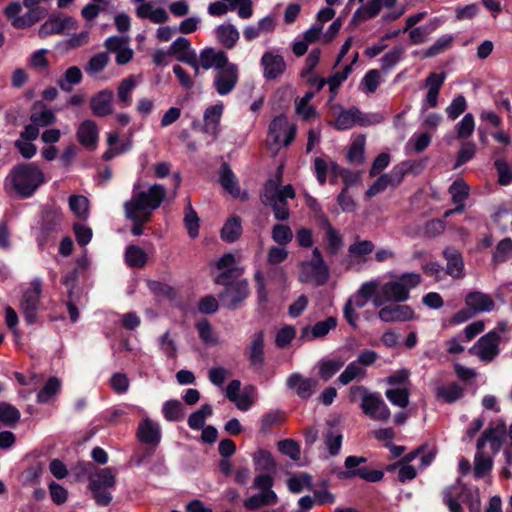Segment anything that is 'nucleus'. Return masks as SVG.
Returning <instances> with one entry per match:
<instances>
[{
	"instance_id": "f257e3e1",
	"label": "nucleus",
	"mask_w": 512,
	"mask_h": 512,
	"mask_svg": "<svg viewBox=\"0 0 512 512\" xmlns=\"http://www.w3.org/2000/svg\"><path fill=\"white\" fill-rule=\"evenodd\" d=\"M166 194V189L160 184H153L147 189H140L139 184L136 183L130 200L124 203L126 218L150 220L153 211L160 207Z\"/></svg>"
},
{
	"instance_id": "f03ea898",
	"label": "nucleus",
	"mask_w": 512,
	"mask_h": 512,
	"mask_svg": "<svg viewBox=\"0 0 512 512\" xmlns=\"http://www.w3.org/2000/svg\"><path fill=\"white\" fill-rule=\"evenodd\" d=\"M505 434V425L499 424L495 427H489L477 441L473 469L475 478H482L489 474L493 461L491 456L485 454L484 449L488 446L493 454L497 453L505 439Z\"/></svg>"
},
{
	"instance_id": "7ed1b4c3",
	"label": "nucleus",
	"mask_w": 512,
	"mask_h": 512,
	"mask_svg": "<svg viewBox=\"0 0 512 512\" xmlns=\"http://www.w3.org/2000/svg\"><path fill=\"white\" fill-rule=\"evenodd\" d=\"M45 181L42 169L34 163H23L12 168L6 185L23 198L30 197Z\"/></svg>"
},
{
	"instance_id": "20e7f679",
	"label": "nucleus",
	"mask_w": 512,
	"mask_h": 512,
	"mask_svg": "<svg viewBox=\"0 0 512 512\" xmlns=\"http://www.w3.org/2000/svg\"><path fill=\"white\" fill-rule=\"evenodd\" d=\"M421 283L418 273H403L395 279L381 283L377 294L380 296L382 306L389 302L402 303L410 298V292Z\"/></svg>"
},
{
	"instance_id": "39448f33",
	"label": "nucleus",
	"mask_w": 512,
	"mask_h": 512,
	"mask_svg": "<svg viewBox=\"0 0 512 512\" xmlns=\"http://www.w3.org/2000/svg\"><path fill=\"white\" fill-rule=\"evenodd\" d=\"M295 197V190L292 185L288 184L279 187V183L274 180H269L261 194V201L264 205L270 206L273 209L274 216L277 220H286L289 218V209L287 199Z\"/></svg>"
},
{
	"instance_id": "423d86ee",
	"label": "nucleus",
	"mask_w": 512,
	"mask_h": 512,
	"mask_svg": "<svg viewBox=\"0 0 512 512\" xmlns=\"http://www.w3.org/2000/svg\"><path fill=\"white\" fill-rule=\"evenodd\" d=\"M329 276V267L324 262L318 248L312 251V258L310 260L300 263L298 280L301 283L322 286L327 283Z\"/></svg>"
},
{
	"instance_id": "0eeeda50",
	"label": "nucleus",
	"mask_w": 512,
	"mask_h": 512,
	"mask_svg": "<svg viewBox=\"0 0 512 512\" xmlns=\"http://www.w3.org/2000/svg\"><path fill=\"white\" fill-rule=\"evenodd\" d=\"M115 483L111 468H104L90 478L89 488L98 505L107 506L111 502L112 496L107 490L113 488Z\"/></svg>"
},
{
	"instance_id": "6e6552de",
	"label": "nucleus",
	"mask_w": 512,
	"mask_h": 512,
	"mask_svg": "<svg viewBox=\"0 0 512 512\" xmlns=\"http://www.w3.org/2000/svg\"><path fill=\"white\" fill-rule=\"evenodd\" d=\"M296 133V125L289 122L286 116L279 115L269 125L268 142L277 148L280 146L286 147L294 141Z\"/></svg>"
},
{
	"instance_id": "1a4fd4ad",
	"label": "nucleus",
	"mask_w": 512,
	"mask_h": 512,
	"mask_svg": "<svg viewBox=\"0 0 512 512\" xmlns=\"http://www.w3.org/2000/svg\"><path fill=\"white\" fill-rule=\"evenodd\" d=\"M42 294V282L35 278L30 282V287L24 290L20 309L28 324H34L37 321V313L40 308V298Z\"/></svg>"
},
{
	"instance_id": "9d476101",
	"label": "nucleus",
	"mask_w": 512,
	"mask_h": 512,
	"mask_svg": "<svg viewBox=\"0 0 512 512\" xmlns=\"http://www.w3.org/2000/svg\"><path fill=\"white\" fill-rule=\"evenodd\" d=\"M238 80V66L234 63L227 62L223 67L217 70L213 79V86L220 96H225L234 90Z\"/></svg>"
},
{
	"instance_id": "9b49d317",
	"label": "nucleus",
	"mask_w": 512,
	"mask_h": 512,
	"mask_svg": "<svg viewBox=\"0 0 512 512\" xmlns=\"http://www.w3.org/2000/svg\"><path fill=\"white\" fill-rule=\"evenodd\" d=\"M499 333L489 331L478 339L470 349V353L479 357L481 361L490 362L499 354Z\"/></svg>"
},
{
	"instance_id": "f8f14e48",
	"label": "nucleus",
	"mask_w": 512,
	"mask_h": 512,
	"mask_svg": "<svg viewBox=\"0 0 512 512\" xmlns=\"http://www.w3.org/2000/svg\"><path fill=\"white\" fill-rule=\"evenodd\" d=\"M379 289V279H373L361 284L357 292L352 295L347 302L356 309H362L368 301H371L374 307L382 306L380 296L377 294Z\"/></svg>"
},
{
	"instance_id": "ddd939ff",
	"label": "nucleus",
	"mask_w": 512,
	"mask_h": 512,
	"mask_svg": "<svg viewBox=\"0 0 512 512\" xmlns=\"http://www.w3.org/2000/svg\"><path fill=\"white\" fill-rule=\"evenodd\" d=\"M377 316L385 323L406 322L416 319L415 312L411 306L396 302L380 306Z\"/></svg>"
},
{
	"instance_id": "4468645a",
	"label": "nucleus",
	"mask_w": 512,
	"mask_h": 512,
	"mask_svg": "<svg viewBox=\"0 0 512 512\" xmlns=\"http://www.w3.org/2000/svg\"><path fill=\"white\" fill-rule=\"evenodd\" d=\"M225 285L226 288L220 294V299L225 307L235 309L248 296V282L237 280L229 284L226 282Z\"/></svg>"
},
{
	"instance_id": "2eb2a0df",
	"label": "nucleus",
	"mask_w": 512,
	"mask_h": 512,
	"mask_svg": "<svg viewBox=\"0 0 512 512\" xmlns=\"http://www.w3.org/2000/svg\"><path fill=\"white\" fill-rule=\"evenodd\" d=\"M286 385L294 391L301 399H309L318 387V381L313 378L304 377L302 374L295 372L289 375Z\"/></svg>"
},
{
	"instance_id": "dca6fc26",
	"label": "nucleus",
	"mask_w": 512,
	"mask_h": 512,
	"mask_svg": "<svg viewBox=\"0 0 512 512\" xmlns=\"http://www.w3.org/2000/svg\"><path fill=\"white\" fill-rule=\"evenodd\" d=\"M360 407L373 420L386 422L390 418V410L378 393H373Z\"/></svg>"
},
{
	"instance_id": "f3484780",
	"label": "nucleus",
	"mask_w": 512,
	"mask_h": 512,
	"mask_svg": "<svg viewBox=\"0 0 512 512\" xmlns=\"http://www.w3.org/2000/svg\"><path fill=\"white\" fill-rule=\"evenodd\" d=\"M75 27L76 22L72 17L52 16L39 27L38 35L41 38H45L53 34H62Z\"/></svg>"
},
{
	"instance_id": "a211bd4d",
	"label": "nucleus",
	"mask_w": 512,
	"mask_h": 512,
	"mask_svg": "<svg viewBox=\"0 0 512 512\" xmlns=\"http://www.w3.org/2000/svg\"><path fill=\"white\" fill-rule=\"evenodd\" d=\"M446 75L444 73H430L425 79L427 93L422 104V110L435 108L438 105L439 92L444 84Z\"/></svg>"
},
{
	"instance_id": "6ab92c4d",
	"label": "nucleus",
	"mask_w": 512,
	"mask_h": 512,
	"mask_svg": "<svg viewBox=\"0 0 512 512\" xmlns=\"http://www.w3.org/2000/svg\"><path fill=\"white\" fill-rule=\"evenodd\" d=\"M378 122V120H370L369 117L363 116L359 109L351 108L348 110H342L334 121V127L338 130H348L355 124L362 126L370 125Z\"/></svg>"
},
{
	"instance_id": "aec40b11",
	"label": "nucleus",
	"mask_w": 512,
	"mask_h": 512,
	"mask_svg": "<svg viewBox=\"0 0 512 512\" xmlns=\"http://www.w3.org/2000/svg\"><path fill=\"white\" fill-rule=\"evenodd\" d=\"M224 112V105L218 102L205 109L203 114V133L216 138L220 132V122Z\"/></svg>"
},
{
	"instance_id": "412c9836",
	"label": "nucleus",
	"mask_w": 512,
	"mask_h": 512,
	"mask_svg": "<svg viewBox=\"0 0 512 512\" xmlns=\"http://www.w3.org/2000/svg\"><path fill=\"white\" fill-rule=\"evenodd\" d=\"M263 76L267 80H273L284 73L286 63L283 57L273 51H266L261 57Z\"/></svg>"
},
{
	"instance_id": "4be33fe9",
	"label": "nucleus",
	"mask_w": 512,
	"mask_h": 512,
	"mask_svg": "<svg viewBox=\"0 0 512 512\" xmlns=\"http://www.w3.org/2000/svg\"><path fill=\"white\" fill-rule=\"evenodd\" d=\"M91 111L95 116L104 117L113 112V92L104 89L90 99Z\"/></svg>"
},
{
	"instance_id": "5701e85b",
	"label": "nucleus",
	"mask_w": 512,
	"mask_h": 512,
	"mask_svg": "<svg viewBox=\"0 0 512 512\" xmlns=\"http://www.w3.org/2000/svg\"><path fill=\"white\" fill-rule=\"evenodd\" d=\"M465 304L475 314L490 312L494 309L493 299L485 293L475 291L470 292L465 297Z\"/></svg>"
},
{
	"instance_id": "b1692460",
	"label": "nucleus",
	"mask_w": 512,
	"mask_h": 512,
	"mask_svg": "<svg viewBox=\"0 0 512 512\" xmlns=\"http://www.w3.org/2000/svg\"><path fill=\"white\" fill-rule=\"evenodd\" d=\"M198 58L201 61V67L204 70L212 68L218 70L229 62L228 56L224 51L216 50L211 47L203 49Z\"/></svg>"
},
{
	"instance_id": "393cba45",
	"label": "nucleus",
	"mask_w": 512,
	"mask_h": 512,
	"mask_svg": "<svg viewBox=\"0 0 512 512\" xmlns=\"http://www.w3.org/2000/svg\"><path fill=\"white\" fill-rule=\"evenodd\" d=\"M98 136L97 125L92 120L83 121L77 129V139L79 143L89 150L95 149Z\"/></svg>"
},
{
	"instance_id": "a878e982",
	"label": "nucleus",
	"mask_w": 512,
	"mask_h": 512,
	"mask_svg": "<svg viewBox=\"0 0 512 512\" xmlns=\"http://www.w3.org/2000/svg\"><path fill=\"white\" fill-rule=\"evenodd\" d=\"M137 436L142 443L157 445L161 439L160 427L151 419L144 418L138 425Z\"/></svg>"
},
{
	"instance_id": "bb28decb",
	"label": "nucleus",
	"mask_w": 512,
	"mask_h": 512,
	"mask_svg": "<svg viewBox=\"0 0 512 512\" xmlns=\"http://www.w3.org/2000/svg\"><path fill=\"white\" fill-rule=\"evenodd\" d=\"M443 256L446 260V274L449 276L460 279L464 277V261L458 250L452 247H447L443 251Z\"/></svg>"
},
{
	"instance_id": "cd10ccee",
	"label": "nucleus",
	"mask_w": 512,
	"mask_h": 512,
	"mask_svg": "<svg viewBox=\"0 0 512 512\" xmlns=\"http://www.w3.org/2000/svg\"><path fill=\"white\" fill-rule=\"evenodd\" d=\"M449 193L453 203L456 204V208L445 212V217L450 216L454 212H461L464 209L465 201L469 195V186L463 179H456L449 187Z\"/></svg>"
},
{
	"instance_id": "c85d7f7f",
	"label": "nucleus",
	"mask_w": 512,
	"mask_h": 512,
	"mask_svg": "<svg viewBox=\"0 0 512 512\" xmlns=\"http://www.w3.org/2000/svg\"><path fill=\"white\" fill-rule=\"evenodd\" d=\"M347 359L341 356L321 359L318 364V374L323 381L330 380L345 365Z\"/></svg>"
},
{
	"instance_id": "c756f323",
	"label": "nucleus",
	"mask_w": 512,
	"mask_h": 512,
	"mask_svg": "<svg viewBox=\"0 0 512 512\" xmlns=\"http://www.w3.org/2000/svg\"><path fill=\"white\" fill-rule=\"evenodd\" d=\"M214 32L218 43L227 49L234 48L240 38L238 29L231 23L218 25Z\"/></svg>"
},
{
	"instance_id": "7c9ffc66",
	"label": "nucleus",
	"mask_w": 512,
	"mask_h": 512,
	"mask_svg": "<svg viewBox=\"0 0 512 512\" xmlns=\"http://www.w3.org/2000/svg\"><path fill=\"white\" fill-rule=\"evenodd\" d=\"M138 83L139 79L135 75H130L121 80L117 88V98L122 107H129L132 104V93Z\"/></svg>"
},
{
	"instance_id": "2f4dec72",
	"label": "nucleus",
	"mask_w": 512,
	"mask_h": 512,
	"mask_svg": "<svg viewBox=\"0 0 512 512\" xmlns=\"http://www.w3.org/2000/svg\"><path fill=\"white\" fill-rule=\"evenodd\" d=\"M278 502V496L273 490L260 491L244 500V507L250 510L259 509L264 506L275 505Z\"/></svg>"
},
{
	"instance_id": "473e14b6",
	"label": "nucleus",
	"mask_w": 512,
	"mask_h": 512,
	"mask_svg": "<svg viewBox=\"0 0 512 512\" xmlns=\"http://www.w3.org/2000/svg\"><path fill=\"white\" fill-rule=\"evenodd\" d=\"M337 326V319L334 317H328L323 321H319L315 323V325L312 327L310 333L311 337L308 336L309 329L305 328L302 330L301 337L303 339H316V338H322L325 337L332 329L336 328Z\"/></svg>"
},
{
	"instance_id": "72a5a7b5",
	"label": "nucleus",
	"mask_w": 512,
	"mask_h": 512,
	"mask_svg": "<svg viewBox=\"0 0 512 512\" xmlns=\"http://www.w3.org/2000/svg\"><path fill=\"white\" fill-rule=\"evenodd\" d=\"M249 360L254 367H261L264 362V336L258 332L253 336L252 343L248 351Z\"/></svg>"
},
{
	"instance_id": "f704fd0d",
	"label": "nucleus",
	"mask_w": 512,
	"mask_h": 512,
	"mask_svg": "<svg viewBox=\"0 0 512 512\" xmlns=\"http://www.w3.org/2000/svg\"><path fill=\"white\" fill-rule=\"evenodd\" d=\"M242 234L241 220L232 216L226 220L221 230V238L227 243L235 242Z\"/></svg>"
},
{
	"instance_id": "c9c22d12",
	"label": "nucleus",
	"mask_w": 512,
	"mask_h": 512,
	"mask_svg": "<svg viewBox=\"0 0 512 512\" xmlns=\"http://www.w3.org/2000/svg\"><path fill=\"white\" fill-rule=\"evenodd\" d=\"M366 377V369L361 367L355 360L350 362L338 377V382L348 385L352 381H359Z\"/></svg>"
},
{
	"instance_id": "e433bc0d",
	"label": "nucleus",
	"mask_w": 512,
	"mask_h": 512,
	"mask_svg": "<svg viewBox=\"0 0 512 512\" xmlns=\"http://www.w3.org/2000/svg\"><path fill=\"white\" fill-rule=\"evenodd\" d=\"M436 398L445 403H453L463 396V388L457 383H450L436 389Z\"/></svg>"
},
{
	"instance_id": "4c0bfd02",
	"label": "nucleus",
	"mask_w": 512,
	"mask_h": 512,
	"mask_svg": "<svg viewBox=\"0 0 512 512\" xmlns=\"http://www.w3.org/2000/svg\"><path fill=\"white\" fill-rule=\"evenodd\" d=\"M365 143L364 135H358L352 141L347 153V160L352 164H362L365 160Z\"/></svg>"
},
{
	"instance_id": "58836bf2",
	"label": "nucleus",
	"mask_w": 512,
	"mask_h": 512,
	"mask_svg": "<svg viewBox=\"0 0 512 512\" xmlns=\"http://www.w3.org/2000/svg\"><path fill=\"white\" fill-rule=\"evenodd\" d=\"M169 53L180 62H183V58H190L196 54L195 50L191 48L190 41L185 37L177 38L170 45Z\"/></svg>"
},
{
	"instance_id": "ea45409f",
	"label": "nucleus",
	"mask_w": 512,
	"mask_h": 512,
	"mask_svg": "<svg viewBox=\"0 0 512 512\" xmlns=\"http://www.w3.org/2000/svg\"><path fill=\"white\" fill-rule=\"evenodd\" d=\"M158 346L160 351L169 359H176L178 355V346L176 343L175 336L170 330H167L161 335L158 340Z\"/></svg>"
},
{
	"instance_id": "a19ab883",
	"label": "nucleus",
	"mask_w": 512,
	"mask_h": 512,
	"mask_svg": "<svg viewBox=\"0 0 512 512\" xmlns=\"http://www.w3.org/2000/svg\"><path fill=\"white\" fill-rule=\"evenodd\" d=\"M355 476L368 482H378L383 478V472L371 470L367 467H360L357 468L356 471H343L339 473V477L342 479H349Z\"/></svg>"
},
{
	"instance_id": "79ce46f5",
	"label": "nucleus",
	"mask_w": 512,
	"mask_h": 512,
	"mask_svg": "<svg viewBox=\"0 0 512 512\" xmlns=\"http://www.w3.org/2000/svg\"><path fill=\"white\" fill-rule=\"evenodd\" d=\"M46 14L47 10L45 8H36L32 10L27 9L26 13L14 20V27L18 29L30 27L42 19Z\"/></svg>"
},
{
	"instance_id": "37998d69",
	"label": "nucleus",
	"mask_w": 512,
	"mask_h": 512,
	"mask_svg": "<svg viewBox=\"0 0 512 512\" xmlns=\"http://www.w3.org/2000/svg\"><path fill=\"white\" fill-rule=\"evenodd\" d=\"M235 265V256L231 253L224 254L221 258H219L215 266L221 273L215 278V282L217 284L225 285L226 280L228 278V273L234 269Z\"/></svg>"
},
{
	"instance_id": "c03bdc74",
	"label": "nucleus",
	"mask_w": 512,
	"mask_h": 512,
	"mask_svg": "<svg viewBox=\"0 0 512 512\" xmlns=\"http://www.w3.org/2000/svg\"><path fill=\"white\" fill-rule=\"evenodd\" d=\"M82 80V72L77 66L69 67L64 76L58 80L57 84L61 90L70 92L73 86L79 84Z\"/></svg>"
},
{
	"instance_id": "a18cd8bd",
	"label": "nucleus",
	"mask_w": 512,
	"mask_h": 512,
	"mask_svg": "<svg viewBox=\"0 0 512 512\" xmlns=\"http://www.w3.org/2000/svg\"><path fill=\"white\" fill-rule=\"evenodd\" d=\"M410 391L407 387H390L386 390V398L395 406L405 408L409 404Z\"/></svg>"
},
{
	"instance_id": "49530a36",
	"label": "nucleus",
	"mask_w": 512,
	"mask_h": 512,
	"mask_svg": "<svg viewBox=\"0 0 512 512\" xmlns=\"http://www.w3.org/2000/svg\"><path fill=\"white\" fill-rule=\"evenodd\" d=\"M125 259L130 267L140 268L146 264L147 255L139 246L131 245L126 249Z\"/></svg>"
},
{
	"instance_id": "de8ad7c7",
	"label": "nucleus",
	"mask_w": 512,
	"mask_h": 512,
	"mask_svg": "<svg viewBox=\"0 0 512 512\" xmlns=\"http://www.w3.org/2000/svg\"><path fill=\"white\" fill-rule=\"evenodd\" d=\"M69 208L76 217L85 219L89 215V200L83 195H71Z\"/></svg>"
},
{
	"instance_id": "09e8293b",
	"label": "nucleus",
	"mask_w": 512,
	"mask_h": 512,
	"mask_svg": "<svg viewBox=\"0 0 512 512\" xmlns=\"http://www.w3.org/2000/svg\"><path fill=\"white\" fill-rule=\"evenodd\" d=\"M184 224L191 238H196L199 234V217L193 209L191 202L188 201L184 210Z\"/></svg>"
},
{
	"instance_id": "8fccbe9b",
	"label": "nucleus",
	"mask_w": 512,
	"mask_h": 512,
	"mask_svg": "<svg viewBox=\"0 0 512 512\" xmlns=\"http://www.w3.org/2000/svg\"><path fill=\"white\" fill-rule=\"evenodd\" d=\"M61 382L56 377H50L37 395L38 403H47L60 390Z\"/></svg>"
},
{
	"instance_id": "3c124183",
	"label": "nucleus",
	"mask_w": 512,
	"mask_h": 512,
	"mask_svg": "<svg viewBox=\"0 0 512 512\" xmlns=\"http://www.w3.org/2000/svg\"><path fill=\"white\" fill-rule=\"evenodd\" d=\"M212 415V407L204 404L197 411L193 412L188 418V426L193 430L202 429L207 417Z\"/></svg>"
},
{
	"instance_id": "603ef678",
	"label": "nucleus",
	"mask_w": 512,
	"mask_h": 512,
	"mask_svg": "<svg viewBox=\"0 0 512 512\" xmlns=\"http://www.w3.org/2000/svg\"><path fill=\"white\" fill-rule=\"evenodd\" d=\"M252 458L257 471H271L275 468L273 457L268 451L259 449L253 454Z\"/></svg>"
},
{
	"instance_id": "864d4df0",
	"label": "nucleus",
	"mask_w": 512,
	"mask_h": 512,
	"mask_svg": "<svg viewBox=\"0 0 512 512\" xmlns=\"http://www.w3.org/2000/svg\"><path fill=\"white\" fill-rule=\"evenodd\" d=\"M20 419V411L8 403H0V422L5 426L13 427Z\"/></svg>"
},
{
	"instance_id": "5fc2aeb1",
	"label": "nucleus",
	"mask_w": 512,
	"mask_h": 512,
	"mask_svg": "<svg viewBox=\"0 0 512 512\" xmlns=\"http://www.w3.org/2000/svg\"><path fill=\"white\" fill-rule=\"evenodd\" d=\"M109 55L107 53L101 52L94 56H92L85 66V72L93 76L99 72H101L109 63Z\"/></svg>"
},
{
	"instance_id": "6e6d98bb",
	"label": "nucleus",
	"mask_w": 512,
	"mask_h": 512,
	"mask_svg": "<svg viewBox=\"0 0 512 512\" xmlns=\"http://www.w3.org/2000/svg\"><path fill=\"white\" fill-rule=\"evenodd\" d=\"M220 181L223 188L227 190L231 195H239L240 190L236 178L227 165H223L221 168Z\"/></svg>"
},
{
	"instance_id": "4d7b16f0",
	"label": "nucleus",
	"mask_w": 512,
	"mask_h": 512,
	"mask_svg": "<svg viewBox=\"0 0 512 512\" xmlns=\"http://www.w3.org/2000/svg\"><path fill=\"white\" fill-rule=\"evenodd\" d=\"M381 83V73L379 70L371 69L366 72L361 80V88L366 93H374Z\"/></svg>"
},
{
	"instance_id": "13d9d810",
	"label": "nucleus",
	"mask_w": 512,
	"mask_h": 512,
	"mask_svg": "<svg viewBox=\"0 0 512 512\" xmlns=\"http://www.w3.org/2000/svg\"><path fill=\"white\" fill-rule=\"evenodd\" d=\"M162 412L167 421H178L183 416V407L179 400H169L163 404Z\"/></svg>"
},
{
	"instance_id": "bf43d9fd",
	"label": "nucleus",
	"mask_w": 512,
	"mask_h": 512,
	"mask_svg": "<svg viewBox=\"0 0 512 512\" xmlns=\"http://www.w3.org/2000/svg\"><path fill=\"white\" fill-rule=\"evenodd\" d=\"M475 129L474 116L467 113L455 126L456 134L459 139L470 137Z\"/></svg>"
},
{
	"instance_id": "052dcab7",
	"label": "nucleus",
	"mask_w": 512,
	"mask_h": 512,
	"mask_svg": "<svg viewBox=\"0 0 512 512\" xmlns=\"http://www.w3.org/2000/svg\"><path fill=\"white\" fill-rule=\"evenodd\" d=\"M375 246L370 240L356 239L348 248L350 255L356 258H364L373 252Z\"/></svg>"
},
{
	"instance_id": "680f3d73",
	"label": "nucleus",
	"mask_w": 512,
	"mask_h": 512,
	"mask_svg": "<svg viewBox=\"0 0 512 512\" xmlns=\"http://www.w3.org/2000/svg\"><path fill=\"white\" fill-rule=\"evenodd\" d=\"M256 399V390L254 387H246L241 394L238 395L237 400H233L236 407L241 411H247L254 404Z\"/></svg>"
},
{
	"instance_id": "e2e57ef3",
	"label": "nucleus",
	"mask_w": 512,
	"mask_h": 512,
	"mask_svg": "<svg viewBox=\"0 0 512 512\" xmlns=\"http://www.w3.org/2000/svg\"><path fill=\"white\" fill-rule=\"evenodd\" d=\"M352 69L351 65H346L342 71H337L333 73L328 79L327 84L329 85V90L332 94V97H335L337 94L338 88L341 84L348 78L351 74Z\"/></svg>"
},
{
	"instance_id": "0e129e2a",
	"label": "nucleus",
	"mask_w": 512,
	"mask_h": 512,
	"mask_svg": "<svg viewBox=\"0 0 512 512\" xmlns=\"http://www.w3.org/2000/svg\"><path fill=\"white\" fill-rule=\"evenodd\" d=\"M467 108V102L463 95H457L446 107L445 112L449 119H457Z\"/></svg>"
},
{
	"instance_id": "69168bd1",
	"label": "nucleus",
	"mask_w": 512,
	"mask_h": 512,
	"mask_svg": "<svg viewBox=\"0 0 512 512\" xmlns=\"http://www.w3.org/2000/svg\"><path fill=\"white\" fill-rule=\"evenodd\" d=\"M272 239L280 246L289 244L293 239V232L283 224H277L272 229Z\"/></svg>"
},
{
	"instance_id": "338daca9",
	"label": "nucleus",
	"mask_w": 512,
	"mask_h": 512,
	"mask_svg": "<svg viewBox=\"0 0 512 512\" xmlns=\"http://www.w3.org/2000/svg\"><path fill=\"white\" fill-rule=\"evenodd\" d=\"M476 153V145L473 142H464L457 153L454 168H458L473 159Z\"/></svg>"
},
{
	"instance_id": "774afa93",
	"label": "nucleus",
	"mask_w": 512,
	"mask_h": 512,
	"mask_svg": "<svg viewBox=\"0 0 512 512\" xmlns=\"http://www.w3.org/2000/svg\"><path fill=\"white\" fill-rule=\"evenodd\" d=\"M512 252V240L510 238L502 239L496 246L493 254L495 263L505 262Z\"/></svg>"
}]
</instances>
